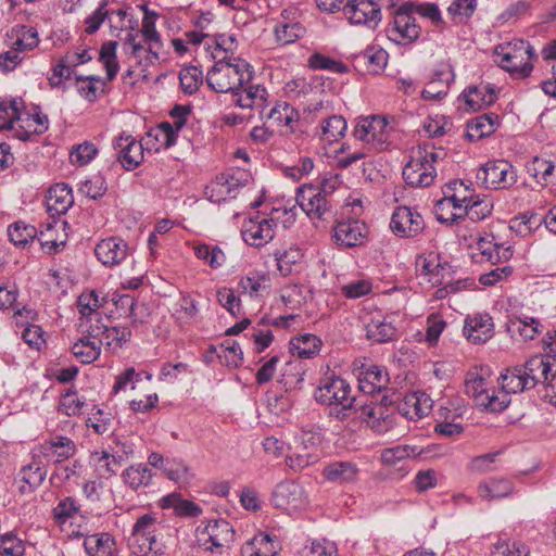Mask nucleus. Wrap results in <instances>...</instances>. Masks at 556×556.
Wrapping results in <instances>:
<instances>
[{
  "instance_id": "nucleus-57",
  "label": "nucleus",
  "mask_w": 556,
  "mask_h": 556,
  "mask_svg": "<svg viewBox=\"0 0 556 556\" xmlns=\"http://www.w3.org/2000/svg\"><path fill=\"white\" fill-rule=\"evenodd\" d=\"M194 254L214 269L222 267L226 262L225 253L217 245L199 244L194 247Z\"/></svg>"
},
{
  "instance_id": "nucleus-62",
  "label": "nucleus",
  "mask_w": 556,
  "mask_h": 556,
  "mask_svg": "<svg viewBox=\"0 0 556 556\" xmlns=\"http://www.w3.org/2000/svg\"><path fill=\"white\" fill-rule=\"evenodd\" d=\"M478 0H453L447 8V14L455 23L469 20L476 12Z\"/></svg>"
},
{
  "instance_id": "nucleus-35",
  "label": "nucleus",
  "mask_w": 556,
  "mask_h": 556,
  "mask_svg": "<svg viewBox=\"0 0 556 556\" xmlns=\"http://www.w3.org/2000/svg\"><path fill=\"white\" fill-rule=\"evenodd\" d=\"M358 472L356 464L352 462H333L324 468L323 476L330 482L344 484L355 482Z\"/></svg>"
},
{
  "instance_id": "nucleus-53",
  "label": "nucleus",
  "mask_w": 556,
  "mask_h": 556,
  "mask_svg": "<svg viewBox=\"0 0 556 556\" xmlns=\"http://www.w3.org/2000/svg\"><path fill=\"white\" fill-rule=\"evenodd\" d=\"M421 453V450L416 445H396L393 447L384 448L381 452V460L386 465H394L396 462L415 457Z\"/></svg>"
},
{
  "instance_id": "nucleus-54",
  "label": "nucleus",
  "mask_w": 556,
  "mask_h": 556,
  "mask_svg": "<svg viewBox=\"0 0 556 556\" xmlns=\"http://www.w3.org/2000/svg\"><path fill=\"white\" fill-rule=\"evenodd\" d=\"M23 122L27 123V129L24 125L20 126V129H15V136L21 140H27L33 134H42L48 129V117L40 113H34L27 115V118Z\"/></svg>"
},
{
  "instance_id": "nucleus-4",
  "label": "nucleus",
  "mask_w": 556,
  "mask_h": 556,
  "mask_svg": "<svg viewBox=\"0 0 556 556\" xmlns=\"http://www.w3.org/2000/svg\"><path fill=\"white\" fill-rule=\"evenodd\" d=\"M495 55L498 65L515 78L528 77L533 70L531 59L534 55V48L525 40L497 46Z\"/></svg>"
},
{
  "instance_id": "nucleus-9",
  "label": "nucleus",
  "mask_w": 556,
  "mask_h": 556,
  "mask_svg": "<svg viewBox=\"0 0 556 556\" xmlns=\"http://www.w3.org/2000/svg\"><path fill=\"white\" fill-rule=\"evenodd\" d=\"M465 391L475 399L477 405L490 412H502L510 403V399L505 393L490 391L485 378L476 371L467 374Z\"/></svg>"
},
{
  "instance_id": "nucleus-59",
  "label": "nucleus",
  "mask_w": 556,
  "mask_h": 556,
  "mask_svg": "<svg viewBox=\"0 0 556 556\" xmlns=\"http://www.w3.org/2000/svg\"><path fill=\"white\" fill-rule=\"evenodd\" d=\"M163 473L167 479L176 483H188L191 478L190 468L184 460L178 458H167Z\"/></svg>"
},
{
  "instance_id": "nucleus-13",
  "label": "nucleus",
  "mask_w": 556,
  "mask_h": 556,
  "mask_svg": "<svg viewBox=\"0 0 556 556\" xmlns=\"http://www.w3.org/2000/svg\"><path fill=\"white\" fill-rule=\"evenodd\" d=\"M344 16L351 25L376 29L382 20L380 5L372 0H349Z\"/></svg>"
},
{
  "instance_id": "nucleus-63",
  "label": "nucleus",
  "mask_w": 556,
  "mask_h": 556,
  "mask_svg": "<svg viewBox=\"0 0 556 556\" xmlns=\"http://www.w3.org/2000/svg\"><path fill=\"white\" fill-rule=\"evenodd\" d=\"M266 118L273 119L280 126L292 128L293 124L298 121V113L290 104L282 102L270 109Z\"/></svg>"
},
{
  "instance_id": "nucleus-56",
  "label": "nucleus",
  "mask_w": 556,
  "mask_h": 556,
  "mask_svg": "<svg viewBox=\"0 0 556 556\" xmlns=\"http://www.w3.org/2000/svg\"><path fill=\"white\" fill-rule=\"evenodd\" d=\"M492 556H530V548L520 541L498 539L493 546Z\"/></svg>"
},
{
  "instance_id": "nucleus-7",
  "label": "nucleus",
  "mask_w": 556,
  "mask_h": 556,
  "mask_svg": "<svg viewBox=\"0 0 556 556\" xmlns=\"http://www.w3.org/2000/svg\"><path fill=\"white\" fill-rule=\"evenodd\" d=\"M393 127L384 116H368L357 122L354 136L371 149L384 151L391 144Z\"/></svg>"
},
{
  "instance_id": "nucleus-8",
  "label": "nucleus",
  "mask_w": 556,
  "mask_h": 556,
  "mask_svg": "<svg viewBox=\"0 0 556 556\" xmlns=\"http://www.w3.org/2000/svg\"><path fill=\"white\" fill-rule=\"evenodd\" d=\"M156 518L151 514L140 516L135 522L129 538V546L134 555L155 556L162 545L155 535Z\"/></svg>"
},
{
  "instance_id": "nucleus-61",
  "label": "nucleus",
  "mask_w": 556,
  "mask_h": 556,
  "mask_svg": "<svg viewBox=\"0 0 556 556\" xmlns=\"http://www.w3.org/2000/svg\"><path fill=\"white\" fill-rule=\"evenodd\" d=\"M363 414L367 416V422L378 433L387 432L393 426V419L390 416H383L381 406L365 405Z\"/></svg>"
},
{
  "instance_id": "nucleus-43",
  "label": "nucleus",
  "mask_w": 556,
  "mask_h": 556,
  "mask_svg": "<svg viewBox=\"0 0 556 556\" xmlns=\"http://www.w3.org/2000/svg\"><path fill=\"white\" fill-rule=\"evenodd\" d=\"M140 34L143 37L146 43H148V55H146L144 65H149L153 62V60L159 59L160 49L162 47L161 36L156 30L155 21L146 15L142 21V28L140 29Z\"/></svg>"
},
{
  "instance_id": "nucleus-60",
  "label": "nucleus",
  "mask_w": 556,
  "mask_h": 556,
  "mask_svg": "<svg viewBox=\"0 0 556 556\" xmlns=\"http://www.w3.org/2000/svg\"><path fill=\"white\" fill-rule=\"evenodd\" d=\"M116 41H108L104 42L100 49L99 60L104 65L108 80H113L119 70V65L116 60Z\"/></svg>"
},
{
  "instance_id": "nucleus-42",
  "label": "nucleus",
  "mask_w": 556,
  "mask_h": 556,
  "mask_svg": "<svg viewBox=\"0 0 556 556\" xmlns=\"http://www.w3.org/2000/svg\"><path fill=\"white\" fill-rule=\"evenodd\" d=\"M321 344V340L317 336L303 333L290 341V352L293 356L308 359L319 353Z\"/></svg>"
},
{
  "instance_id": "nucleus-5",
  "label": "nucleus",
  "mask_w": 556,
  "mask_h": 556,
  "mask_svg": "<svg viewBox=\"0 0 556 556\" xmlns=\"http://www.w3.org/2000/svg\"><path fill=\"white\" fill-rule=\"evenodd\" d=\"M410 8V1L402 3L394 10L392 20L386 27L388 39L395 45H410L420 36L421 27L416 23Z\"/></svg>"
},
{
  "instance_id": "nucleus-47",
  "label": "nucleus",
  "mask_w": 556,
  "mask_h": 556,
  "mask_svg": "<svg viewBox=\"0 0 556 556\" xmlns=\"http://www.w3.org/2000/svg\"><path fill=\"white\" fill-rule=\"evenodd\" d=\"M90 459L98 475L105 478L115 475L122 465V460L117 457L115 458L113 452L110 453L108 451L94 452L91 454Z\"/></svg>"
},
{
  "instance_id": "nucleus-55",
  "label": "nucleus",
  "mask_w": 556,
  "mask_h": 556,
  "mask_svg": "<svg viewBox=\"0 0 556 556\" xmlns=\"http://www.w3.org/2000/svg\"><path fill=\"white\" fill-rule=\"evenodd\" d=\"M181 90L187 94L195 93L203 81V73L198 66H186L179 73Z\"/></svg>"
},
{
  "instance_id": "nucleus-36",
  "label": "nucleus",
  "mask_w": 556,
  "mask_h": 556,
  "mask_svg": "<svg viewBox=\"0 0 556 556\" xmlns=\"http://www.w3.org/2000/svg\"><path fill=\"white\" fill-rule=\"evenodd\" d=\"M498 124V115L494 113L476 116L467 123L466 137L470 141H478L493 134Z\"/></svg>"
},
{
  "instance_id": "nucleus-45",
  "label": "nucleus",
  "mask_w": 556,
  "mask_h": 556,
  "mask_svg": "<svg viewBox=\"0 0 556 556\" xmlns=\"http://www.w3.org/2000/svg\"><path fill=\"white\" fill-rule=\"evenodd\" d=\"M121 478L125 485L132 491H138L151 484L153 473L147 465L136 464L126 468L122 472Z\"/></svg>"
},
{
  "instance_id": "nucleus-41",
  "label": "nucleus",
  "mask_w": 556,
  "mask_h": 556,
  "mask_svg": "<svg viewBox=\"0 0 556 556\" xmlns=\"http://www.w3.org/2000/svg\"><path fill=\"white\" fill-rule=\"evenodd\" d=\"M13 46L20 52L34 50L39 45V35L35 27L16 25L8 34Z\"/></svg>"
},
{
  "instance_id": "nucleus-26",
  "label": "nucleus",
  "mask_w": 556,
  "mask_h": 556,
  "mask_svg": "<svg viewBox=\"0 0 556 556\" xmlns=\"http://www.w3.org/2000/svg\"><path fill=\"white\" fill-rule=\"evenodd\" d=\"M233 103L242 109L257 110L263 116L267 108L268 93L261 85H249L241 87L232 93Z\"/></svg>"
},
{
  "instance_id": "nucleus-27",
  "label": "nucleus",
  "mask_w": 556,
  "mask_h": 556,
  "mask_svg": "<svg viewBox=\"0 0 556 556\" xmlns=\"http://www.w3.org/2000/svg\"><path fill=\"white\" fill-rule=\"evenodd\" d=\"M432 399L425 391H415L405 395L399 405V413L410 420L420 419L431 412Z\"/></svg>"
},
{
  "instance_id": "nucleus-10",
  "label": "nucleus",
  "mask_w": 556,
  "mask_h": 556,
  "mask_svg": "<svg viewBox=\"0 0 556 556\" xmlns=\"http://www.w3.org/2000/svg\"><path fill=\"white\" fill-rule=\"evenodd\" d=\"M235 529L226 519L210 520L197 532L198 542L206 551L222 553L235 541Z\"/></svg>"
},
{
  "instance_id": "nucleus-44",
  "label": "nucleus",
  "mask_w": 556,
  "mask_h": 556,
  "mask_svg": "<svg viewBox=\"0 0 556 556\" xmlns=\"http://www.w3.org/2000/svg\"><path fill=\"white\" fill-rule=\"evenodd\" d=\"M366 338L374 343H386L397 336L396 328L384 318H371L366 325Z\"/></svg>"
},
{
  "instance_id": "nucleus-1",
  "label": "nucleus",
  "mask_w": 556,
  "mask_h": 556,
  "mask_svg": "<svg viewBox=\"0 0 556 556\" xmlns=\"http://www.w3.org/2000/svg\"><path fill=\"white\" fill-rule=\"evenodd\" d=\"M253 77L252 66L239 56L223 55L206 74L207 86L215 92L231 94L248 85Z\"/></svg>"
},
{
  "instance_id": "nucleus-38",
  "label": "nucleus",
  "mask_w": 556,
  "mask_h": 556,
  "mask_svg": "<svg viewBox=\"0 0 556 556\" xmlns=\"http://www.w3.org/2000/svg\"><path fill=\"white\" fill-rule=\"evenodd\" d=\"M514 492V483L505 478H491L481 481L477 486V493L483 501L503 498Z\"/></svg>"
},
{
  "instance_id": "nucleus-48",
  "label": "nucleus",
  "mask_w": 556,
  "mask_h": 556,
  "mask_svg": "<svg viewBox=\"0 0 556 556\" xmlns=\"http://www.w3.org/2000/svg\"><path fill=\"white\" fill-rule=\"evenodd\" d=\"M22 105L23 100L20 98L0 102V130H12L15 121H24L21 113Z\"/></svg>"
},
{
  "instance_id": "nucleus-40",
  "label": "nucleus",
  "mask_w": 556,
  "mask_h": 556,
  "mask_svg": "<svg viewBox=\"0 0 556 556\" xmlns=\"http://www.w3.org/2000/svg\"><path fill=\"white\" fill-rule=\"evenodd\" d=\"M160 506L163 509H173L177 517L193 518L200 516L203 511L198 504L182 498L180 494L175 492L162 497Z\"/></svg>"
},
{
  "instance_id": "nucleus-17",
  "label": "nucleus",
  "mask_w": 556,
  "mask_h": 556,
  "mask_svg": "<svg viewBox=\"0 0 556 556\" xmlns=\"http://www.w3.org/2000/svg\"><path fill=\"white\" fill-rule=\"evenodd\" d=\"M240 173H223L205 187V195L213 203L235 199L243 187Z\"/></svg>"
},
{
  "instance_id": "nucleus-30",
  "label": "nucleus",
  "mask_w": 556,
  "mask_h": 556,
  "mask_svg": "<svg viewBox=\"0 0 556 556\" xmlns=\"http://www.w3.org/2000/svg\"><path fill=\"white\" fill-rule=\"evenodd\" d=\"M496 98L495 90L490 84L470 86L460 94L466 109L473 112L493 104Z\"/></svg>"
},
{
  "instance_id": "nucleus-24",
  "label": "nucleus",
  "mask_w": 556,
  "mask_h": 556,
  "mask_svg": "<svg viewBox=\"0 0 556 556\" xmlns=\"http://www.w3.org/2000/svg\"><path fill=\"white\" fill-rule=\"evenodd\" d=\"M76 444L71 438L54 435L39 445L40 456L52 463H62L76 453Z\"/></svg>"
},
{
  "instance_id": "nucleus-29",
  "label": "nucleus",
  "mask_w": 556,
  "mask_h": 556,
  "mask_svg": "<svg viewBox=\"0 0 556 556\" xmlns=\"http://www.w3.org/2000/svg\"><path fill=\"white\" fill-rule=\"evenodd\" d=\"M389 383L386 368L378 365L364 367L358 375V388L365 394L381 392Z\"/></svg>"
},
{
  "instance_id": "nucleus-46",
  "label": "nucleus",
  "mask_w": 556,
  "mask_h": 556,
  "mask_svg": "<svg viewBox=\"0 0 556 556\" xmlns=\"http://www.w3.org/2000/svg\"><path fill=\"white\" fill-rule=\"evenodd\" d=\"M275 260L280 275L289 276L294 270H296V267L301 264L303 260V253L301 249L290 247L289 249L283 251H276Z\"/></svg>"
},
{
  "instance_id": "nucleus-28",
  "label": "nucleus",
  "mask_w": 556,
  "mask_h": 556,
  "mask_svg": "<svg viewBox=\"0 0 556 556\" xmlns=\"http://www.w3.org/2000/svg\"><path fill=\"white\" fill-rule=\"evenodd\" d=\"M493 321L489 314H475L465 320L464 334L475 343H484L493 337Z\"/></svg>"
},
{
  "instance_id": "nucleus-50",
  "label": "nucleus",
  "mask_w": 556,
  "mask_h": 556,
  "mask_svg": "<svg viewBox=\"0 0 556 556\" xmlns=\"http://www.w3.org/2000/svg\"><path fill=\"white\" fill-rule=\"evenodd\" d=\"M105 81L99 76H78L76 88L81 97L93 102L98 99L99 90H103Z\"/></svg>"
},
{
  "instance_id": "nucleus-49",
  "label": "nucleus",
  "mask_w": 556,
  "mask_h": 556,
  "mask_svg": "<svg viewBox=\"0 0 556 556\" xmlns=\"http://www.w3.org/2000/svg\"><path fill=\"white\" fill-rule=\"evenodd\" d=\"M199 313V302L190 294L181 292L175 309V317L181 323H192L198 318Z\"/></svg>"
},
{
  "instance_id": "nucleus-31",
  "label": "nucleus",
  "mask_w": 556,
  "mask_h": 556,
  "mask_svg": "<svg viewBox=\"0 0 556 556\" xmlns=\"http://www.w3.org/2000/svg\"><path fill=\"white\" fill-rule=\"evenodd\" d=\"M90 336L102 339L108 348L117 350L130 340L131 331L127 327H108L98 323L90 326Z\"/></svg>"
},
{
  "instance_id": "nucleus-32",
  "label": "nucleus",
  "mask_w": 556,
  "mask_h": 556,
  "mask_svg": "<svg viewBox=\"0 0 556 556\" xmlns=\"http://www.w3.org/2000/svg\"><path fill=\"white\" fill-rule=\"evenodd\" d=\"M502 389L496 393H505L509 399V394L525 392L533 389V379H527L520 366L507 368L500 376Z\"/></svg>"
},
{
  "instance_id": "nucleus-12",
  "label": "nucleus",
  "mask_w": 556,
  "mask_h": 556,
  "mask_svg": "<svg viewBox=\"0 0 556 556\" xmlns=\"http://www.w3.org/2000/svg\"><path fill=\"white\" fill-rule=\"evenodd\" d=\"M271 503L276 508L291 514L303 509L307 505V495L301 484L285 480L275 486Z\"/></svg>"
},
{
  "instance_id": "nucleus-2",
  "label": "nucleus",
  "mask_w": 556,
  "mask_h": 556,
  "mask_svg": "<svg viewBox=\"0 0 556 556\" xmlns=\"http://www.w3.org/2000/svg\"><path fill=\"white\" fill-rule=\"evenodd\" d=\"M281 215L286 216V219L281 220L283 226L292 224L295 220V206L290 208L287 207H274L270 212V216L262 217L256 214L255 217H250L244 220L241 235L244 242L251 247L261 248L270 242L275 237V228L277 223L281 219Z\"/></svg>"
},
{
  "instance_id": "nucleus-51",
  "label": "nucleus",
  "mask_w": 556,
  "mask_h": 556,
  "mask_svg": "<svg viewBox=\"0 0 556 556\" xmlns=\"http://www.w3.org/2000/svg\"><path fill=\"white\" fill-rule=\"evenodd\" d=\"M8 236L14 245L24 248L37 237V229L24 222H16L9 226Z\"/></svg>"
},
{
  "instance_id": "nucleus-25",
  "label": "nucleus",
  "mask_w": 556,
  "mask_h": 556,
  "mask_svg": "<svg viewBox=\"0 0 556 556\" xmlns=\"http://www.w3.org/2000/svg\"><path fill=\"white\" fill-rule=\"evenodd\" d=\"M47 467L42 463L40 455H34L29 464L23 466L17 479L22 482L20 491L23 494L31 493L39 488L47 477Z\"/></svg>"
},
{
  "instance_id": "nucleus-33",
  "label": "nucleus",
  "mask_w": 556,
  "mask_h": 556,
  "mask_svg": "<svg viewBox=\"0 0 556 556\" xmlns=\"http://www.w3.org/2000/svg\"><path fill=\"white\" fill-rule=\"evenodd\" d=\"M348 130V123L341 115H330L321 118L316 136L320 141L331 144L341 140Z\"/></svg>"
},
{
  "instance_id": "nucleus-3",
  "label": "nucleus",
  "mask_w": 556,
  "mask_h": 556,
  "mask_svg": "<svg viewBox=\"0 0 556 556\" xmlns=\"http://www.w3.org/2000/svg\"><path fill=\"white\" fill-rule=\"evenodd\" d=\"M315 400L331 407L330 415L344 418L346 412L353 408L355 399L351 395L350 384L334 375L323 378L315 391Z\"/></svg>"
},
{
  "instance_id": "nucleus-14",
  "label": "nucleus",
  "mask_w": 556,
  "mask_h": 556,
  "mask_svg": "<svg viewBox=\"0 0 556 556\" xmlns=\"http://www.w3.org/2000/svg\"><path fill=\"white\" fill-rule=\"evenodd\" d=\"M424 152L413 150L409 162L403 168V178L412 187H429L437 177V169L429 165Z\"/></svg>"
},
{
  "instance_id": "nucleus-20",
  "label": "nucleus",
  "mask_w": 556,
  "mask_h": 556,
  "mask_svg": "<svg viewBox=\"0 0 556 556\" xmlns=\"http://www.w3.org/2000/svg\"><path fill=\"white\" fill-rule=\"evenodd\" d=\"M521 370L527 379H533V388L543 382L548 389L554 390L556 381V369H554V365L544 356L535 355L530 357L525 365H521ZM545 396H549L547 392Z\"/></svg>"
},
{
  "instance_id": "nucleus-39",
  "label": "nucleus",
  "mask_w": 556,
  "mask_h": 556,
  "mask_svg": "<svg viewBox=\"0 0 556 556\" xmlns=\"http://www.w3.org/2000/svg\"><path fill=\"white\" fill-rule=\"evenodd\" d=\"M280 545L268 533H258L241 548L242 556H276Z\"/></svg>"
},
{
  "instance_id": "nucleus-64",
  "label": "nucleus",
  "mask_w": 556,
  "mask_h": 556,
  "mask_svg": "<svg viewBox=\"0 0 556 556\" xmlns=\"http://www.w3.org/2000/svg\"><path fill=\"white\" fill-rule=\"evenodd\" d=\"M1 556H24L25 543L13 532H7L0 536Z\"/></svg>"
},
{
  "instance_id": "nucleus-16",
  "label": "nucleus",
  "mask_w": 556,
  "mask_h": 556,
  "mask_svg": "<svg viewBox=\"0 0 556 556\" xmlns=\"http://www.w3.org/2000/svg\"><path fill=\"white\" fill-rule=\"evenodd\" d=\"M390 228L400 238H413L418 236L425 228L422 216L408 206H399L394 210Z\"/></svg>"
},
{
  "instance_id": "nucleus-58",
  "label": "nucleus",
  "mask_w": 556,
  "mask_h": 556,
  "mask_svg": "<svg viewBox=\"0 0 556 556\" xmlns=\"http://www.w3.org/2000/svg\"><path fill=\"white\" fill-rule=\"evenodd\" d=\"M217 301L218 303L227 309L231 315L239 316L243 314L242 304H241V295L238 293L237 289L223 287L217 290Z\"/></svg>"
},
{
  "instance_id": "nucleus-52",
  "label": "nucleus",
  "mask_w": 556,
  "mask_h": 556,
  "mask_svg": "<svg viewBox=\"0 0 556 556\" xmlns=\"http://www.w3.org/2000/svg\"><path fill=\"white\" fill-rule=\"evenodd\" d=\"M493 202L488 197L470 198L469 204L465 205V214L472 222H480L491 215Z\"/></svg>"
},
{
  "instance_id": "nucleus-15",
  "label": "nucleus",
  "mask_w": 556,
  "mask_h": 556,
  "mask_svg": "<svg viewBox=\"0 0 556 556\" xmlns=\"http://www.w3.org/2000/svg\"><path fill=\"white\" fill-rule=\"evenodd\" d=\"M237 291L240 295L258 303L270 294L271 278L265 271L250 270L238 277Z\"/></svg>"
},
{
  "instance_id": "nucleus-18",
  "label": "nucleus",
  "mask_w": 556,
  "mask_h": 556,
  "mask_svg": "<svg viewBox=\"0 0 556 556\" xmlns=\"http://www.w3.org/2000/svg\"><path fill=\"white\" fill-rule=\"evenodd\" d=\"M455 74L451 64L447 62H440L435 65L430 80L421 91V97L425 100L440 101L448 93L450 86L454 81Z\"/></svg>"
},
{
  "instance_id": "nucleus-21",
  "label": "nucleus",
  "mask_w": 556,
  "mask_h": 556,
  "mask_svg": "<svg viewBox=\"0 0 556 556\" xmlns=\"http://www.w3.org/2000/svg\"><path fill=\"white\" fill-rule=\"evenodd\" d=\"M118 162L126 170L137 168L143 161V148L131 135H121L113 141Z\"/></svg>"
},
{
  "instance_id": "nucleus-6",
  "label": "nucleus",
  "mask_w": 556,
  "mask_h": 556,
  "mask_svg": "<svg viewBox=\"0 0 556 556\" xmlns=\"http://www.w3.org/2000/svg\"><path fill=\"white\" fill-rule=\"evenodd\" d=\"M476 180L489 190L510 189L517 182V170L506 160H490L478 168Z\"/></svg>"
},
{
  "instance_id": "nucleus-23",
  "label": "nucleus",
  "mask_w": 556,
  "mask_h": 556,
  "mask_svg": "<svg viewBox=\"0 0 556 556\" xmlns=\"http://www.w3.org/2000/svg\"><path fill=\"white\" fill-rule=\"evenodd\" d=\"M506 329L513 339L529 341L543 331V325L538 318L521 313L508 317Z\"/></svg>"
},
{
  "instance_id": "nucleus-11",
  "label": "nucleus",
  "mask_w": 556,
  "mask_h": 556,
  "mask_svg": "<svg viewBox=\"0 0 556 556\" xmlns=\"http://www.w3.org/2000/svg\"><path fill=\"white\" fill-rule=\"evenodd\" d=\"M296 203L312 220H326L332 215V205L323 189L304 185L298 189Z\"/></svg>"
},
{
  "instance_id": "nucleus-22",
  "label": "nucleus",
  "mask_w": 556,
  "mask_h": 556,
  "mask_svg": "<svg viewBox=\"0 0 556 556\" xmlns=\"http://www.w3.org/2000/svg\"><path fill=\"white\" fill-rule=\"evenodd\" d=\"M128 243L119 237H110L101 240L94 249L97 258L104 266L121 264L128 255Z\"/></svg>"
},
{
  "instance_id": "nucleus-34",
  "label": "nucleus",
  "mask_w": 556,
  "mask_h": 556,
  "mask_svg": "<svg viewBox=\"0 0 556 556\" xmlns=\"http://www.w3.org/2000/svg\"><path fill=\"white\" fill-rule=\"evenodd\" d=\"M87 333L79 338L72 346L74 356L83 364H91L99 358L101 354V345L103 344L102 339H98L90 336V327L86 331Z\"/></svg>"
},
{
  "instance_id": "nucleus-19",
  "label": "nucleus",
  "mask_w": 556,
  "mask_h": 556,
  "mask_svg": "<svg viewBox=\"0 0 556 556\" xmlns=\"http://www.w3.org/2000/svg\"><path fill=\"white\" fill-rule=\"evenodd\" d=\"M368 229L359 219H346L337 222L333 227V239L338 245L354 248L364 244Z\"/></svg>"
},
{
  "instance_id": "nucleus-37",
  "label": "nucleus",
  "mask_w": 556,
  "mask_h": 556,
  "mask_svg": "<svg viewBox=\"0 0 556 556\" xmlns=\"http://www.w3.org/2000/svg\"><path fill=\"white\" fill-rule=\"evenodd\" d=\"M72 189L65 184H56L48 191L47 207L49 212L58 215L65 214L73 205Z\"/></svg>"
}]
</instances>
